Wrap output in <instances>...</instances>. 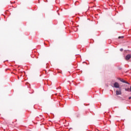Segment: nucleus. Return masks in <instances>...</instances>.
I'll return each instance as SVG.
<instances>
[{
  "mask_svg": "<svg viewBox=\"0 0 131 131\" xmlns=\"http://www.w3.org/2000/svg\"><path fill=\"white\" fill-rule=\"evenodd\" d=\"M131 58V55L130 54H128L126 57H125V60L127 61V60H129Z\"/></svg>",
  "mask_w": 131,
  "mask_h": 131,
  "instance_id": "3",
  "label": "nucleus"
},
{
  "mask_svg": "<svg viewBox=\"0 0 131 131\" xmlns=\"http://www.w3.org/2000/svg\"><path fill=\"white\" fill-rule=\"evenodd\" d=\"M123 36H119L118 38H123Z\"/></svg>",
  "mask_w": 131,
  "mask_h": 131,
  "instance_id": "6",
  "label": "nucleus"
},
{
  "mask_svg": "<svg viewBox=\"0 0 131 131\" xmlns=\"http://www.w3.org/2000/svg\"><path fill=\"white\" fill-rule=\"evenodd\" d=\"M122 93H121V90H116V95L117 96H118L119 95H121Z\"/></svg>",
  "mask_w": 131,
  "mask_h": 131,
  "instance_id": "2",
  "label": "nucleus"
},
{
  "mask_svg": "<svg viewBox=\"0 0 131 131\" xmlns=\"http://www.w3.org/2000/svg\"><path fill=\"white\" fill-rule=\"evenodd\" d=\"M120 81H121V82H123L124 83H127V84H129V83H128V82H126V81L123 79H121Z\"/></svg>",
  "mask_w": 131,
  "mask_h": 131,
  "instance_id": "4",
  "label": "nucleus"
},
{
  "mask_svg": "<svg viewBox=\"0 0 131 131\" xmlns=\"http://www.w3.org/2000/svg\"><path fill=\"white\" fill-rule=\"evenodd\" d=\"M114 88H116V89H119V84L118 82H116L114 84Z\"/></svg>",
  "mask_w": 131,
  "mask_h": 131,
  "instance_id": "1",
  "label": "nucleus"
},
{
  "mask_svg": "<svg viewBox=\"0 0 131 131\" xmlns=\"http://www.w3.org/2000/svg\"><path fill=\"white\" fill-rule=\"evenodd\" d=\"M120 51L121 52H122V51H123V49H122V48L120 49Z\"/></svg>",
  "mask_w": 131,
  "mask_h": 131,
  "instance_id": "7",
  "label": "nucleus"
},
{
  "mask_svg": "<svg viewBox=\"0 0 131 131\" xmlns=\"http://www.w3.org/2000/svg\"><path fill=\"white\" fill-rule=\"evenodd\" d=\"M125 91H126V92H131V88H127V89H125Z\"/></svg>",
  "mask_w": 131,
  "mask_h": 131,
  "instance_id": "5",
  "label": "nucleus"
}]
</instances>
